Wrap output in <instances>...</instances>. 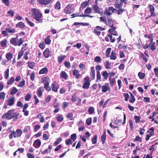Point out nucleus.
I'll return each instance as SVG.
<instances>
[{
  "mask_svg": "<svg viewBox=\"0 0 158 158\" xmlns=\"http://www.w3.org/2000/svg\"><path fill=\"white\" fill-rule=\"evenodd\" d=\"M31 11L33 18L39 23H42L43 22V15L40 10L39 9L32 8Z\"/></svg>",
  "mask_w": 158,
  "mask_h": 158,
  "instance_id": "f257e3e1",
  "label": "nucleus"
},
{
  "mask_svg": "<svg viewBox=\"0 0 158 158\" xmlns=\"http://www.w3.org/2000/svg\"><path fill=\"white\" fill-rule=\"evenodd\" d=\"M19 113L17 112H14V110H9L7 113L4 114L2 116V118L10 119L13 118H17Z\"/></svg>",
  "mask_w": 158,
  "mask_h": 158,
  "instance_id": "f03ea898",
  "label": "nucleus"
},
{
  "mask_svg": "<svg viewBox=\"0 0 158 158\" xmlns=\"http://www.w3.org/2000/svg\"><path fill=\"white\" fill-rule=\"evenodd\" d=\"M100 22L104 23L106 25L111 27L114 26V20L112 18H107V20L105 17H101L99 18Z\"/></svg>",
  "mask_w": 158,
  "mask_h": 158,
  "instance_id": "7ed1b4c3",
  "label": "nucleus"
},
{
  "mask_svg": "<svg viewBox=\"0 0 158 158\" xmlns=\"http://www.w3.org/2000/svg\"><path fill=\"white\" fill-rule=\"evenodd\" d=\"M115 10V9L112 6L106 7L104 11V14L107 17L114 13Z\"/></svg>",
  "mask_w": 158,
  "mask_h": 158,
  "instance_id": "20e7f679",
  "label": "nucleus"
},
{
  "mask_svg": "<svg viewBox=\"0 0 158 158\" xmlns=\"http://www.w3.org/2000/svg\"><path fill=\"white\" fill-rule=\"evenodd\" d=\"M83 84L82 88L84 89H89L90 85L89 78L88 77L84 78L83 79Z\"/></svg>",
  "mask_w": 158,
  "mask_h": 158,
  "instance_id": "39448f33",
  "label": "nucleus"
},
{
  "mask_svg": "<svg viewBox=\"0 0 158 158\" xmlns=\"http://www.w3.org/2000/svg\"><path fill=\"white\" fill-rule=\"evenodd\" d=\"M14 99H7L5 103V104L3 106V107L5 109L8 108V106H10L14 104Z\"/></svg>",
  "mask_w": 158,
  "mask_h": 158,
  "instance_id": "423d86ee",
  "label": "nucleus"
},
{
  "mask_svg": "<svg viewBox=\"0 0 158 158\" xmlns=\"http://www.w3.org/2000/svg\"><path fill=\"white\" fill-rule=\"evenodd\" d=\"M51 87L53 91L54 92H57L59 88V86L56 81H54L52 83Z\"/></svg>",
  "mask_w": 158,
  "mask_h": 158,
  "instance_id": "0eeeda50",
  "label": "nucleus"
},
{
  "mask_svg": "<svg viewBox=\"0 0 158 158\" xmlns=\"http://www.w3.org/2000/svg\"><path fill=\"white\" fill-rule=\"evenodd\" d=\"M18 36V35H17L16 38H12L10 41V43L15 46H20V40L18 41L17 40V38Z\"/></svg>",
  "mask_w": 158,
  "mask_h": 158,
  "instance_id": "6e6552de",
  "label": "nucleus"
},
{
  "mask_svg": "<svg viewBox=\"0 0 158 158\" xmlns=\"http://www.w3.org/2000/svg\"><path fill=\"white\" fill-rule=\"evenodd\" d=\"M111 28L109 30L108 32L112 35H117V32L115 31L116 28L114 26L110 27Z\"/></svg>",
  "mask_w": 158,
  "mask_h": 158,
  "instance_id": "1a4fd4ad",
  "label": "nucleus"
},
{
  "mask_svg": "<svg viewBox=\"0 0 158 158\" xmlns=\"http://www.w3.org/2000/svg\"><path fill=\"white\" fill-rule=\"evenodd\" d=\"M73 74L75 76L76 78L77 79L81 78V76L80 73L79 71L78 70L75 69L73 71Z\"/></svg>",
  "mask_w": 158,
  "mask_h": 158,
  "instance_id": "9d476101",
  "label": "nucleus"
},
{
  "mask_svg": "<svg viewBox=\"0 0 158 158\" xmlns=\"http://www.w3.org/2000/svg\"><path fill=\"white\" fill-rule=\"evenodd\" d=\"M123 6V4L119 0H116L115 1V4H114V7H115V9H118L119 8H121Z\"/></svg>",
  "mask_w": 158,
  "mask_h": 158,
  "instance_id": "9b49d317",
  "label": "nucleus"
},
{
  "mask_svg": "<svg viewBox=\"0 0 158 158\" xmlns=\"http://www.w3.org/2000/svg\"><path fill=\"white\" fill-rule=\"evenodd\" d=\"M90 76L92 80H94L95 79V71L94 66H92L91 67V72L90 73Z\"/></svg>",
  "mask_w": 158,
  "mask_h": 158,
  "instance_id": "f8f14e48",
  "label": "nucleus"
},
{
  "mask_svg": "<svg viewBox=\"0 0 158 158\" xmlns=\"http://www.w3.org/2000/svg\"><path fill=\"white\" fill-rule=\"evenodd\" d=\"M148 6L149 8V10L151 14L150 16H155L156 14L154 11V7L152 5H149Z\"/></svg>",
  "mask_w": 158,
  "mask_h": 158,
  "instance_id": "ddd939ff",
  "label": "nucleus"
},
{
  "mask_svg": "<svg viewBox=\"0 0 158 158\" xmlns=\"http://www.w3.org/2000/svg\"><path fill=\"white\" fill-rule=\"evenodd\" d=\"M51 52L49 48H47L43 52V54L46 58H48L50 55Z\"/></svg>",
  "mask_w": 158,
  "mask_h": 158,
  "instance_id": "4468645a",
  "label": "nucleus"
},
{
  "mask_svg": "<svg viewBox=\"0 0 158 158\" xmlns=\"http://www.w3.org/2000/svg\"><path fill=\"white\" fill-rule=\"evenodd\" d=\"M48 69L46 67L42 68L39 71V74H46L48 72Z\"/></svg>",
  "mask_w": 158,
  "mask_h": 158,
  "instance_id": "2eb2a0df",
  "label": "nucleus"
},
{
  "mask_svg": "<svg viewBox=\"0 0 158 158\" xmlns=\"http://www.w3.org/2000/svg\"><path fill=\"white\" fill-rule=\"evenodd\" d=\"M92 8L95 13H99L100 12L99 8L97 4L93 5Z\"/></svg>",
  "mask_w": 158,
  "mask_h": 158,
  "instance_id": "dca6fc26",
  "label": "nucleus"
},
{
  "mask_svg": "<svg viewBox=\"0 0 158 158\" xmlns=\"http://www.w3.org/2000/svg\"><path fill=\"white\" fill-rule=\"evenodd\" d=\"M44 91V87L41 86L40 87L37 91V94L38 97L40 98L42 94V91Z\"/></svg>",
  "mask_w": 158,
  "mask_h": 158,
  "instance_id": "f3484780",
  "label": "nucleus"
},
{
  "mask_svg": "<svg viewBox=\"0 0 158 158\" xmlns=\"http://www.w3.org/2000/svg\"><path fill=\"white\" fill-rule=\"evenodd\" d=\"M5 29L8 32L11 34L14 33L15 32V30L14 28H11L10 27H6Z\"/></svg>",
  "mask_w": 158,
  "mask_h": 158,
  "instance_id": "a211bd4d",
  "label": "nucleus"
},
{
  "mask_svg": "<svg viewBox=\"0 0 158 158\" xmlns=\"http://www.w3.org/2000/svg\"><path fill=\"white\" fill-rule=\"evenodd\" d=\"M84 14L81 13V12H77L76 13L73 14L71 15L72 16L71 18H74L76 17H83Z\"/></svg>",
  "mask_w": 158,
  "mask_h": 158,
  "instance_id": "6ab92c4d",
  "label": "nucleus"
},
{
  "mask_svg": "<svg viewBox=\"0 0 158 158\" xmlns=\"http://www.w3.org/2000/svg\"><path fill=\"white\" fill-rule=\"evenodd\" d=\"M49 82L48 81H46L44 83V87L45 89L48 91H49L51 90V88L50 86H49Z\"/></svg>",
  "mask_w": 158,
  "mask_h": 158,
  "instance_id": "aec40b11",
  "label": "nucleus"
},
{
  "mask_svg": "<svg viewBox=\"0 0 158 158\" xmlns=\"http://www.w3.org/2000/svg\"><path fill=\"white\" fill-rule=\"evenodd\" d=\"M106 131L105 130H104L103 134L101 137L102 142L103 144L105 143L106 139Z\"/></svg>",
  "mask_w": 158,
  "mask_h": 158,
  "instance_id": "412c9836",
  "label": "nucleus"
},
{
  "mask_svg": "<svg viewBox=\"0 0 158 158\" xmlns=\"http://www.w3.org/2000/svg\"><path fill=\"white\" fill-rule=\"evenodd\" d=\"M66 57V56L65 55H60L58 57V62L59 63H61L63 60Z\"/></svg>",
  "mask_w": 158,
  "mask_h": 158,
  "instance_id": "4be33fe9",
  "label": "nucleus"
},
{
  "mask_svg": "<svg viewBox=\"0 0 158 158\" xmlns=\"http://www.w3.org/2000/svg\"><path fill=\"white\" fill-rule=\"evenodd\" d=\"M78 25H81L83 26H88L89 25V23H78L76 22L73 23V25L74 26H77Z\"/></svg>",
  "mask_w": 158,
  "mask_h": 158,
  "instance_id": "5701e85b",
  "label": "nucleus"
},
{
  "mask_svg": "<svg viewBox=\"0 0 158 158\" xmlns=\"http://www.w3.org/2000/svg\"><path fill=\"white\" fill-rule=\"evenodd\" d=\"M60 77L65 79H66L68 75L66 72L64 71H62L60 74Z\"/></svg>",
  "mask_w": 158,
  "mask_h": 158,
  "instance_id": "b1692460",
  "label": "nucleus"
},
{
  "mask_svg": "<svg viewBox=\"0 0 158 158\" xmlns=\"http://www.w3.org/2000/svg\"><path fill=\"white\" fill-rule=\"evenodd\" d=\"M140 56L142 58L143 60L146 63L148 61V59L149 58V57H147L146 56H144L143 53H141L140 54Z\"/></svg>",
  "mask_w": 158,
  "mask_h": 158,
  "instance_id": "393cba45",
  "label": "nucleus"
},
{
  "mask_svg": "<svg viewBox=\"0 0 158 158\" xmlns=\"http://www.w3.org/2000/svg\"><path fill=\"white\" fill-rule=\"evenodd\" d=\"M45 42L46 44L49 45L51 44V40L50 39V36H48L44 39Z\"/></svg>",
  "mask_w": 158,
  "mask_h": 158,
  "instance_id": "a878e982",
  "label": "nucleus"
},
{
  "mask_svg": "<svg viewBox=\"0 0 158 158\" xmlns=\"http://www.w3.org/2000/svg\"><path fill=\"white\" fill-rule=\"evenodd\" d=\"M102 92L104 93L106 92L108 89H110L109 87L108 86H107L106 85L102 86Z\"/></svg>",
  "mask_w": 158,
  "mask_h": 158,
  "instance_id": "bb28decb",
  "label": "nucleus"
},
{
  "mask_svg": "<svg viewBox=\"0 0 158 158\" xmlns=\"http://www.w3.org/2000/svg\"><path fill=\"white\" fill-rule=\"evenodd\" d=\"M104 65L106 69H111V64L108 60H107L104 63Z\"/></svg>",
  "mask_w": 158,
  "mask_h": 158,
  "instance_id": "cd10ccee",
  "label": "nucleus"
},
{
  "mask_svg": "<svg viewBox=\"0 0 158 158\" xmlns=\"http://www.w3.org/2000/svg\"><path fill=\"white\" fill-rule=\"evenodd\" d=\"M116 53L113 51L111 52V54L110 56V59L111 60H114L116 59Z\"/></svg>",
  "mask_w": 158,
  "mask_h": 158,
  "instance_id": "c85d7f7f",
  "label": "nucleus"
},
{
  "mask_svg": "<svg viewBox=\"0 0 158 158\" xmlns=\"http://www.w3.org/2000/svg\"><path fill=\"white\" fill-rule=\"evenodd\" d=\"M118 9H115V11H117L118 15H121L123 12L125 10V9H122V8Z\"/></svg>",
  "mask_w": 158,
  "mask_h": 158,
  "instance_id": "c756f323",
  "label": "nucleus"
},
{
  "mask_svg": "<svg viewBox=\"0 0 158 158\" xmlns=\"http://www.w3.org/2000/svg\"><path fill=\"white\" fill-rule=\"evenodd\" d=\"M102 59L99 56H96L94 58V61L97 63H101L102 62Z\"/></svg>",
  "mask_w": 158,
  "mask_h": 158,
  "instance_id": "7c9ffc66",
  "label": "nucleus"
},
{
  "mask_svg": "<svg viewBox=\"0 0 158 158\" xmlns=\"http://www.w3.org/2000/svg\"><path fill=\"white\" fill-rule=\"evenodd\" d=\"M88 2L86 1L83 2L81 5V6L80 7V9L81 8L82 10H83L88 5Z\"/></svg>",
  "mask_w": 158,
  "mask_h": 158,
  "instance_id": "2f4dec72",
  "label": "nucleus"
},
{
  "mask_svg": "<svg viewBox=\"0 0 158 158\" xmlns=\"http://www.w3.org/2000/svg\"><path fill=\"white\" fill-rule=\"evenodd\" d=\"M109 74V73L106 71H104L102 73V75L104 77V79L106 80L107 79Z\"/></svg>",
  "mask_w": 158,
  "mask_h": 158,
  "instance_id": "473e14b6",
  "label": "nucleus"
},
{
  "mask_svg": "<svg viewBox=\"0 0 158 158\" xmlns=\"http://www.w3.org/2000/svg\"><path fill=\"white\" fill-rule=\"evenodd\" d=\"M25 19L26 20L27 22L31 27H33L35 26V24L31 21L27 17H26L25 18Z\"/></svg>",
  "mask_w": 158,
  "mask_h": 158,
  "instance_id": "72a5a7b5",
  "label": "nucleus"
},
{
  "mask_svg": "<svg viewBox=\"0 0 158 158\" xmlns=\"http://www.w3.org/2000/svg\"><path fill=\"white\" fill-rule=\"evenodd\" d=\"M138 76L140 79H143L144 78L145 74L144 73L139 72L138 73Z\"/></svg>",
  "mask_w": 158,
  "mask_h": 158,
  "instance_id": "f704fd0d",
  "label": "nucleus"
},
{
  "mask_svg": "<svg viewBox=\"0 0 158 158\" xmlns=\"http://www.w3.org/2000/svg\"><path fill=\"white\" fill-rule=\"evenodd\" d=\"M41 142L40 140L39 139H36V140L34 143V145L36 144L37 145V148L39 147L41 145Z\"/></svg>",
  "mask_w": 158,
  "mask_h": 158,
  "instance_id": "c9c22d12",
  "label": "nucleus"
},
{
  "mask_svg": "<svg viewBox=\"0 0 158 158\" xmlns=\"http://www.w3.org/2000/svg\"><path fill=\"white\" fill-rule=\"evenodd\" d=\"M111 50V48H108L106 51V57H108L110 56V54Z\"/></svg>",
  "mask_w": 158,
  "mask_h": 158,
  "instance_id": "e433bc0d",
  "label": "nucleus"
},
{
  "mask_svg": "<svg viewBox=\"0 0 158 158\" xmlns=\"http://www.w3.org/2000/svg\"><path fill=\"white\" fill-rule=\"evenodd\" d=\"M6 58L7 59V60H10L12 58V55L11 53H7L6 55Z\"/></svg>",
  "mask_w": 158,
  "mask_h": 158,
  "instance_id": "4c0bfd02",
  "label": "nucleus"
},
{
  "mask_svg": "<svg viewBox=\"0 0 158 158\" xmlns=\"http://www.w3.org/2000/svg\"><path fill=\"white\" fill-rule=\"evenodd\" d=\"M55 9L59 10L60 9V4L59 1L57 2L55 6Z\"/></svg>",
  "mask_w": 158,
  "mask_h": 158,
  "instance_id": "58836bf2",
  "label": "nucleus"
},
{
  "mask_svg": "<svg viewBox=\"0 0 158 158\" xmlns=\"http://www.w3.org/2000/svg\"><path fill=\"white\" fill-rule=\"evenodd\" d=\"M14 132V137H18L20 136V130L18 129H17L16 131L15 132V131Z\"/></svg>",
  "mask_w": 158,
  "mask_h": 158,
  "instance_id": "ea45409f",
  "label": "nucleus"
},
{
  "mask_svg": "<svg viewBox=\"0 0 158 158\" xmlns=\"http://www.w3.org/2000/svg\"><path fill=\"white\" fill-rule=\"evenodd\" d=\"M94 33L96 35L98 36H99L101 34V32L99 30H98V29L95 27V28L94 29Z\"/></svg>",
  "mask_w": 158,
  "mask_h": 158,
  "instance_id": "a19ab883",
  "label": "nucleus"
},
{
  "mask_svg": "<svg viewBox=\"0 0 158 158\" xmlns=\"http://www.w3.org/2000/svg\"><path fill=\"white\" fill-rule=\"evenodd\" d=\"M92 11V9L90 7H88L85 10L84 13L85 14H89Z\"/></svg>",
  "mask_w": 158,
  "mask_h": 158,
  "instance_id": "79ce46f5",
  "label": "nucleus"
},
{
  "mask_svg": "<svg viewBox=\"0 0 158 158\" xmlns=\"http://www.w3.org/2000/svg\"><path fill=\"white\" fill-rule=\"evenodd\" d=\"M97 135H95L93 139H92V142L93 144H95L97 142Z\"/></svg>",
  "mask_w": 158,
  "mask_h": 158,
  "instance_id": "37998d69",
  "label": "nucleus"
},
{
  "mask_svg": "<svg viewBox=\"0 0 158 158\" xmlns=\"http://www.w3.org/2000/svg\"><path fill=\"white\" fill-rule=\"evenodd\" d=\"M35 63L34 62H28V67L31 69H33L34 66H35Z\"/></svg>",
  "mask_w": 158,
  "mask_h": 158,
  "instance_id": "c03bdc74",
  "label": "nucleus"
},
{
  "mask_svg": "<svg viewBox=\"0 0 158 158\" xmlns=\"http://www.w3.org/2000/svg\"><path fill=\"white\" fill-rule=\"evenodd\" d=\"M7 40L5 39L1 42L0 44L2 47H4L6 45Z\"/></svg>",
  "mask_w": 158,
  "mask_h": 158,
  "instance_id": "a18cd8bd",
  "label": "nucleus"
},
{
  "mask_svg": "<svg viewBox=\"0 0 158 158\" xmlns=\"http://www.w3.org/2000/svg\"><path fill=\"white\" fill-rule=\"evenodd\" d=\"M37 1L39 4L42 5L48 4V3L46 2V0H37Z\"/></svg>",
  "mask_w": 158,
  "mask_h": 158,
  "instance_id": "49530a36",
  "label": "nucleus"
},
{
  "mask_svg": "<svg viewBox=\"0 0 158 158\" xmlns=\"http://www.w3.org/2000/svg\"><path fill=\"white\" fill-rule=\"evenodd\" d=\"M15 81V79L13 77H12L11 78L7 81L8 85H11Z\"/></svg>",
  "mask_w": 158,
  "mask_h": 158,
  "instance_id": "de8ad7c7",
  "label": "nucleus"
},
{
  "mask_svg": "<svg viewBox=\"0 0 158 158\" xmlns=\"http://www.w3.org/2000/svg\"><path fill=\"white\" fill-rule=\"evenodd\" d=\"M134 118L135 120L136 123H137L139 122L140 121V119L141 117L140 116H138L137 115H135L134 116Z\"/></svg>",
  "mask_w": 158,
  "mask_h": 158,
  "instance_id": "09e8293b",
  "label": "nucleus"
},
{
  "mask_svg": "<svg viewBox=\"0 0 158 158\" xmlns=\"http://www.w3.org/2000/svg\"><path fill=\"white\" fill-rule=\"evenodd\" d=\"M9 69H7L5 71L4 73V78L7 79L9 77Z\"/></svg>",
  "mask_w": 158,
  "mask_h": 158,
  "instance_id": "8fccbe9b",
  "label": "nucleus"
},
{
  "mask_svg": "<svg viewBox=\"0 0 158 158\" xmlns=\"http://www.w3.org/2000/svg\"><path fill=\"white\" fill-rule=\"evenodd\" d=\"M94 108L93 107L91 106L88 109V112L90 114H92L94 112Z\"/></svg>",
  "mask_w": 158,
  "mask_h": 158,
  "instance_id": "3c124183",
  "label": "nucleus"
},
{
  "mask_svg": "<svg viewBox=\"0 0 158 158\" xmlns=\"http://www.w3.org/2000/svg\"><path fill=\"white\" fill-rule=\"evenodd\" d=\"M77 138V136L76 134L74 133L71 135L70 139L72 140L73 141H75L76 140Z\"/></svg>",
  "mask_w": 158,
  "mask_h": 158,
  "instance_id": "603ef678",
  "label": "nucleus"
},
{
  "mask_svg": "<svg viewBox=\"0 0 158 158\" xmlns=\"http://www.w3.org/2000/svg\"><path fill=\"white\" fill-rule=\"evenodd\" d=\"M56 118L58 121L59 122H61L63 120V118L62 115H58L56 117Z\"/></svg>",
  "mask_w": 158,
  "mask_h": 158,
  "instance_id": "864d4df0",
  "label": "nucleus"
},
{
  "mask_svg": "<svg viewBox=\"0 0 158 158\" xmlns=\"http://www.w3.org/2000/svg\"><path fill=\"white\" fill-rule=\"evenodd\" d=\"M92 122V118H88L86 120V123L87 125L89 126L90 125Z\"/></svg>",
  "mask_w": 158,
  "mask_h": 158,
  "instance_id": "5fc2aeb1",
  "label": "nucleus"
},
{
  "mask_svg": "<svg viewBox=\"0 0 158 158\" xmlns=\"http://www.w3.org/2000/svg\"><path fill=\"white\" fill-rule=\"evenodd\" d=\"M108 36L109 37L110 41L112 43H114L115 41V39L114 38H113V36L111 34H108Z\"/></svg>",
  "mask_w": 158,
  "mask_h": 158,
  "instance_id": "6e6d98bb",
  "label": "nucleus"
},
{
  "mask_svg": "<svg viewBox=\"0 0 158 158\" xmlns=\"http://www.w3.org/2000/svg\"><path fill=\"white\" fill-rule=\"evenodd\" d=\"M27 48V47H23L21 48V52H20V58L23 56V52L26 51Z\"/></svg>",
  "mask_w": 158,
  "mask_h": 158,
  "instance_id": "4d7b16f0",
  "label": "nucleus"
},
{
  "mask_svg": "<svg viewBox=\"0 0 158 158\" xmlns=\"http://www.w3.org/2000/svg\"><path fill=\"white\" fill-rule=\"evenodd\" d=\"M156 48V46L155 45V43H154L151 44L150 49L152 51H154Z\"/></svg>",
  "mask_w": 158,
  "mask_h": 158,
  "instance_id": "13d9d810",
  "label": "nucleus"
},
{
  "mask_svg": "<svg viewBox=\"0 0 158 158\" xmlns=\"http://www.w3.org/2000/svg\"><path fill=\"white\" fill-rule=\"evenodd\" d=\"M96 73L100 72V71L102 69V67L100 65H98L95 67Z\"/></svg>",
  "mask_w": 158,
  "mask_h": 158,
  "instance_id": "bf43d9fd",
  "label": "nucleus"
},
{
  "mask_svg": "<svg viewBox=\"0 0 158 158\" xmlns=\"http://www.w3.org/2000/svg\"><path fill=\"white\" fill-rule=\"evenodd\" d=\"M39 47L43 49L45 47V44L44 42H41L39 45Z\"/></svg>",
  "mask_w": 158,
  "mask_h": 158,
  "instance_id": "052dcab7",
  "label": "nucleus"
},
{
  "mask_svg": "<svg viewBox=\"0 0 158 158\" xmlns=\"http://www.w3.org/2000/svg\"><path fill=\"white\" fill-rule=\"evenodd\" d=\"M64 66L67 68L69 69L70 67V64L69 62L65 61L64 62Z\"/></svg>",
  "mask_w": 158,
  "mask_h": 158,
  "instance_id": "680f3d73",
  "label": "nucleus"
},
{
  "mask_svg": "<svg viewBox=\"0 0 158 158\" xmlns=\"http://www.w3.org/2000/svg\"><path fill=\"white\" fill-rule=\"evenodd\" d=\"M67 117L70 118V120H72L73 119V114L72 113H69L67 115Z\"/></svg>",
  "mask_w": 158,
  "mask_h": 158,
  "instance_id": "e2e57ef3",
  "label": "nucleus"
},
{
  "mask_svg": "<svg viewBox=\"0 0 158 158\" xmlns=\"http://www.w3.org/2000/svg\"><path fill=\"white\" fill-rule=\"evenodd\" d=\"M65 143L67 145H69L70 144H71L73 143V142L71 141V139H69L66 140Z\"/></svg>",
  "mask_w": 158,
  "mask_h": 158,
  "instance_id": "0e129e2a",
  "label": "nucleus"
},
{
  "mask_svg": "<svg viewBox=\"0 0 158 158\" xmlns=\"http://www.w3.org/2000/svg\"><path fill=\"white\" fill-rule=\"evenodd\" d=\"M40 128V126L39 125H36L34 126V132H36Z\"/></svg>",
  "mask_w": 158,
  "mask_h": 158,
  "instance_id": "69168bd1",
  "label": "nucleus"
},
{
  "mask_svg": "<svg viewBox=\"0 0 158 158\" xmlns=\"http://www.w3.org/2000/svg\"><path fill=\"white\" fill-rule=\"evenodd\" d=\"M17 89L15 87H14L11 90L10 92V94L11 95L15 94L17 92Z\"/></svg>",
  "mask_w": 158,
  "mask_h": 158,
  "instance_id": "338daca9",
  "label": "nucleus"
},
{
  "mask_svg": "<svg viewBox=\"0 0 158 158\" xmlns=\"http://www.w3.org/2000/svg\"><path fill=\"white\" fill-rule=\"evenodd\" d=\"M129 122L130 128L131 130H132L133 128V125L132 121L131 119H130L129 120Z\"/></svg>",
  "mask_w": 158,
  "mask_h": 158,
  "instance_id": "774afa93",
  "label": "nucleus"
}]
</instances>
